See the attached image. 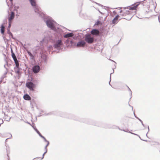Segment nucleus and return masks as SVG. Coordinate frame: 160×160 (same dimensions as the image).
Wrapping results in <instances>:
<instances>
[{
    "instance_id": "20e7f679",
    "label": "nucleus",
    "mask_w": 160,
    "mask_h": 160,
    "mask_svg": "<svg viewBox=\"0 0 160 160\" xmlns=\"http://www.w3.org/2000/svg\"><path fill=\"white\" fill-rule=\"evenodd\" d=\"M85 38V40L89 43H92L93 41V38L91 37L90 34L86 35Z\"/></svg>"
},
{
    "instance_id": "a878e982",
    "label": "nucleus",
    "mask_w": 160,
    "mask_h": 160,
    "mask_svg": "<svg viewBox=\"0 0 160 160\" xmlns=\"http://www.w3.org/2000/svg\"><path fill=\"white\" fill-rule=\"evenodd\" d=\"M43 139L44 140V141L46 142L48 141L46 139V138H43Z\"/></svg>"
},
{
    "instance_id": "f257e3e1",
    "label": "nucleus",
    "mask_w": 160,
    "mask_h": 160,
    "mask_svg": "<svg viewBox=\"0 0 160 160\" xmlns=\"http://www.w3.org/2000/svg\"><path fill=\"white\" fill-rule=\"evenodd\" d=\"M31 5L33 7L35 12L37 13L39 16H42V13L39 10L38 6L37 5L35 0H29Z\"/></svg>"
},
{
    "instance_id": "5701e85b",
    "label": "nucleus",
    "mask_w": 160,
    "mask_h": 160,
    "mask_svg": "<svg viewBox=\"0 0 160 160\" xmlns=\"http://www.w3.org/2000/svg\"><path fill=\"white\" fill-rule=\"evenodd\" d=\"M11 22H9V25H8V27H11Z\"/></svg>"
},
{
    "instance_id": "aec40b11",
    "label": "nucleus",
    "mask_w": 160,
    "mask_h": 160,
    "mask_svg": "<svg viewBox=\"0 0 160 160\" xmlns=\"http://www.w3.org/2000/svg\"><path fill=\"white\" fill-rule=\"evenodd\" d=\"M47 149H46V151L42 155V158H41L42 159L44 158V155L45 154V153H46V152H47Z\"/></svg>"
},
{
    "instance_id": "72a5a7b5",
    "label": "nucleus",
    "mask_w": 160,
    "mask_h": 160,
    "mask_svg": "<svg viewBox=\"0 0 160 160\" xmlns=\"http://www.w3.org/2000/svg\"><path fill=\"white\" fill-rule=\"evenodd\" d=\"M52 48V46H50L49 47V48Z\"/></svg>"
},
{
    "instance_id": "0eeeda50",
    "label": "nucleus",
    "mask_w": 160,
    "mask_h": 160,
    "mask_svg": "<svg viewBox=\"0 0 160 160\" xmlns=\"http://www.w3.org/2000/svg\"><path fill=\"white\" fill-rule=\"evenodd\" d=\"M92 34L95 35H98L99 34V31L96 29H93L91 31Z\"/></svg>"
},
{
    "instance_id": "e433bc0d",
    "label": "nucleus",
    "mask_w": 160,
    "mask_h": 160,
    "mask_svg": "<svg viewBox=\"0 0 160 160\" xmlns=\"http://www.w3.org/2000/svg\"><path fill=\"white\" fill-rule=\"evenodd\" d=\"M126 12H127V14H128L129 12L128 11H126Z\"/></svg>"
},
{
    "instance_id": "473e14b6",
    "label": "nucleus",
    "mask_w": 160,
    "mask_h": 160,
    "mask_svg": "<svg viewBox=\"0 0 160 160\" xmlns=\"http://www.w3.org/2000/svg\"><path fill=\"white\" fill-rule=\"evenodd\" d=\"M50 37L49 36V38H47V40H48V39H50Z\"/></svg>"
},
{
    "instance_id": "f704fd0d",
    "label": "nucleus",
    "mask_w": 160,
    "mask_h": 160,
    "mask_svg": "<svg viewBox=\"0 0 160 160\" xmlns=\"http://www.w3.org/2000/svg\"><path fill=\"white\" fill-rule=\"evenodd\" d=\"M39 135L40 137L42 135L41 134H40Z\"/></svg>"
},
{
    "instance_id": "dca6fc26",
    "label": "nucleus",
    "mask_w": 160,
    "mask_h": 160,
    "mask_svg": "<svg viewBox=\"0 0 160 160\" xmlns=\"http://www.w3.org/2000/svg\"><path fill=\"white\" fill-rule=\"evenodd\" d=\"M4 27L3 26H2L1 28V32L2 33H3L4 31Z\"/></svg>"
},
{
    "instance_id": "39448f33",
    "label": "nucleus",
    "mask_w": 160,
    "mask_h": 160,
    "mask_svg": "<svg viewBox=\"0 0 160 160\" xmlns=\"http://www.w3.org/2000/svg\"><path fill=\"white\" fill-rule=\"evenodd\" d=\"M63 43L61 40L57 41L54 44L55 48H60L62 45Z\"/></svg>"
},
{
    "instance_id": "c85d7f7f",
    "label": "nucleus",
    "mask_w": 160,
    "mask_h": 160,
    "mask_svg": "<svg viewBox=\"0 0 160 160\" xmlns=\"http://www.w3.org/2000/svg\"><path fill=\"white\" fill-rule=\"evenodd\" d=\"M37 133L38 134V135H39L40 134H41L40 132H39V131H38V132Z\"/></svg>"
},
{
    "instance_id": "4be33fe9",
    "label": "nucleus",
    "mask_w": 160,
    "mask_h": 160,
    "mask_svg": "<svg viewBox=\"0 0 160 160\" xmlns=\"http://www.w3.org/2000/svg\"><path fill=\"white\" fill-rule=\"evenodd\" d=\"M100 23V22L99 21H98L96 23L95 25H98Z\"/></svg>"
},
{
    "instance_id": "1a4fd4ad",
    "label": "nucleus",
    "mask_w": 160,
    "mask_h": 160,
    "mask_svg": "<svg viewBox=\"0 0 160 160\" xmlns=\"http://www.w3.org/2000/svg\"><path fill=\"white\" fill-rule=\"evenodd\" d=\"M85 44V42L83 41H82L80 42H78L77 44V46L78 47H83Z\"/></svg>"
},
{
    "instance_id": "9d476101",
    "label": "nucleus",
    "mask_w": 160,
    "mask_h": 160,
    "mask_svg": "<svg viewBox=\"0 0 160 160\" xmlns=\"http://www.w3.org/2000/svg\"><path fill=\"white\" fill-rule=\"evenodd\" d=\"M119 17V16L118 15H117L115 17L112 21V24L115 25L118 22V19Z\"/></svg>"
},
{
    "instance_id": "7c9ffc66",
    "label": "nucleus",
    "mask_w": 160,
    "mask_h": 160,
    "mask_svg": "<svg viewBox=\"0 0 160 160\" xmlns=\"http://www.w3.org/2000/svg\"><path fill=\"white\" fill-rule=\"evenodd\" d=\"M98 11H99V12L101 14H103V13H102V12H101L99 10Z\"/></svg>"
},
{
    "instance_id": "4468645a",
    "label": "nucleus",
    "mask_w": 160,
    "mask_h": 160,
    "mask_svg": "<svg viewBox=\"0 0 160 160\" xmlns=\"http://www.w3.org/2000/svg\"><path fill=\"white\" fill-rule=\"evenodd\" d=\"M138 6V5L135 6H133V7H131L130 8H129V10H135V9H136V8Z\"/></svg>"
},
{
    "instance_id": "423d86ee",
    "label": "nucleus",
    "mask_w": 160,
    "mask_h": 160,
    "mask_svg": "<svg viewBox=\"0 0 160 160\" xmlns=\"http://www.w3.org/2000/svg\"><path fill=\"white\" fill-rule=\"evenodd\" d=\"M40 70V67L38 65L34 66L32 68V70L33 72L35 73L38 72Z\"/></svg>"
},
{
    "instance_id": "7ed1b4c3",
    "label": "nucleus",
    "mask_w": 160,
    "mask_h": 160,
    "mask_svg": "<svg viewBox=\"0 0 160 160\" xmlns=\"http://www.w3.org/2000/svg\"><path fill=\"white\" fill-rule=\"evenodd\" d=\"M26 86L29 89L30 91L34 90V88L35 87V84L31 82H27L26 84Z\"/></svg>"
},
{
    "instance_id": "ea45409f",
    "label": "nucleus",
    "mask_w": 160,
    "mask_h": 160,
    "mask_svg": "<svg viewBox=\"0 0 160 160\" xmlns=\"http://www.w3.org/2000/svg\"><path fill=\"white\" fill-rule=\"evenodd\" d=\"M129 89L130 90V91L131 92V90H130V89L129 88Z\"/></svg>"
},
{
    "instance_id": "2eb2a0df",
    "label": "nucleus",
    "mask_w": 160,
    "mask_h": 160,
    "mask_svg": "<svg viewBox=\"0 0 160 160\" xmlns=\"http://www.w3.org/2000/svg\"><path fill=\"white\" fill-rule=\"evenodd\" d=\"M134 114L135 116V117L137 118L138 120H139L141 122V123H142V125L143 126H144V124H143V122H142V121L140 119H139L135 115V113L134 112Z\"/></svg>"
},
{
    "instance_id": "37998d69",
    "label": "nucleus",
    "mask_w": 160,
    "mask_h": 160,
    "mask_svg": "<svg viewBox=\"0 0 160 160\" xmlns=\"http://www.w3.org/2000/svg\"><path fill=\"white\" fill-rule=\"evenodd\" d=\"M111 74H110V75ZM110 78H111V75L110 76Z\"/></svg>"
},
{
    "instance_id": "2f4dec72",
    "label": "nucleus",
    "mask_w": 160,
    "mask_h": 160,
    "mask_svg": "<svg viewBox=\"0 0 160 160\" xmlns=\"http://www.w3.org/2000/svg\"><path fill=\"white\" fill-rule=\"evenodd\" d=\"M111 60L112 62H113L115 63H116V62L115 61H113V60Z\"/></svg>"
},
{
    "instance_id": "ddd939ff",
    "label": "nucleus",
    "mask_w": 160,
    "mask_h": 160,
    "mask_svg": "<svg viewBox=\"0 0 160 160\" xmlns=\"http://www.w3.org/2000/svg\"><path fill=\"white\" fill-rule=\"evenodd\" d=\"M14 61L15 63L16 67L17 68H18L19 66V63L18 62V61L17 59V60H15Z\"/></svg>"
},
{
    "instance_id": "b1692460",
    "label": "nucleus",
    "mask_w": 160,
    "mask_h": 160,
    "mask_svg": "<svg viewBox=\"0 0 160 160\" xmlns=\"http://www.w3.org/2000/svg\"><path fill=\"white\" fill-rule=\"evenodd\" d=\"M13 60H14V61L15 60H16L17 59V58L16 57H15L13 58Z\"/></svg>"
},
{
    "instance_id": "58836bf2",
    "label": "nucleus",
    "mask_w": 160,
    "mask_h": 160,
    "mask_svg": "<svg viewBox=\"0 0 160 160\" xmlns=\"http://www.w3.org/2000/svg\"><path fill=\"white\" fill-rule=\"evenodd\" d=\"M148 130H149V127L148 126Z\"/></svg>"
},
{
    "instance_id": "c756f323",
    "label": "nucleus",
    "mask_w": 160,
    "mask_h": 160,
    "mask_svg": "<svg viewBox=\"0 0 160 160\" xmlns=\"http://www.w3.org/2000/svg\"><path fill=\"white\" fill-rule=\"evenodd\" d=\"M47 147H46V146L45 147V149H46H46H47Z\"/></svg>"
},
{
    "instance_id": "cd10ccee",
    "label": "nucleus",
    "mask_w": 160,
    "mask_h": 160,
    "mask_svg": "<svg viewBox=\"0 0 160 160\" xmlns=\"http://www.w3.org/2000/svg\"><path fill=\"white\" fill-rule=\"evenodd\" d=\"M40 137H41L43 139L44 138H45L42 135Z\"/></svg>"
},
{
    "instance_id": "c9c22d12",
    "label": "nucleus",
    "mask_w": 160,
    "mask_h": 160,
    "mask_svg": "<svg viewBox=\"0 0 160 160\" xmlns=\"http://www.w3.org/2000/svg\"><path fill=\"white\" fill-rule=\"evenodd\" d=\"M122 12V10H121L120 12V13H121Z\"/></svg>"
},
{
    "instance_id": "a19ab883",
    "label": "nucleus",
    "mask_w": 160,
    "mask_h": 160,
    "mask_svg": "<svg viewBox=\"0 0 160 160\" xmlns=\"http://www.w3.org/2000/svg\"><path fill=\"white\" fill-rule=\"evenodd\" d=\"M28 124H29L31 125V124H30L28 122Z\"/></svg>"
},
{
    "instance_id": "393cba45",
    "label": "nucleus",
    "mask_w": 160,
    "mask_h": 160,
    "mask_svg": "<svg viewBox=\"0 0 160 160\" xmlns=\"http://www.w3.org/2000/svg\"><path fill=\"white\" fill-rule=\"evenodd\" d=\"M47 142V145H46V147H47L49 145V141H48V142Z\"/></svg>"
},
{
    "instance_id": "6e6552de",
    "label": "nucleus",
    "mask_w": 160,
    "mask_h": 160,
    "mask_svg": "<svg viewBox=\"0 0 160 160\" xmlns=\"http://www.w3.org/2000/svg\"><path fill=\"white\" fill-rule=\"evenodd\" d=\"M15 17V13L12 12L10 15V16L8 17V22H12V21L13 19Z\"/></svg>"
},
{
    "instance_id": "79ce46f5",
    "label": "nucleus",
    "mask_w": 160,
    "mask_h": 160,
    "mask_svg": "<svg viewBox=\"0 0 160 160\" xmlns=\"http://www.w3.org/2000/svg\"><path fill=\"white\" fill-rule=\"evenodd\" d=\"M10 1H12V0H10Z\"/></svg>"
},
{
    "instance_id": "6ab92c4d",
    "label": "nucleus",
    "mask_w": 160,
    "mask_h": 160,
    "mask_svg": "<svg viewBox=\"0 0 160 160\" xmlns=\"http://www.w3.org/2000/svg\"><path fill=\"white\" fill-rule=\"evenodd\" d=\"M27 53L31 57H32L33 55L29 51H27Z\"/></svg>"
},
{
    "instance_id": "a211bd4d",
    "label": "nucleus",
    "mask_w": 160,
    "mask_h": 160,
    "mask_svg": "<svg viewBox=\"0 0 160 160\" xmlns=\"http://www.w3.org/2000/svg\"><path fill=\"white\" fill-rule=\"evenodd\" d=\"M11 52H12V58H13L15 57L16 56H15V54L12 52V49H11Z\"/></svg>"
},
{
    "instance_id": "f8f14e48",
    "label": "nucleus",
    "mask_w": 160,
    "mask_h": 160,
    "mask_svg": "<svg viewBox=\"0 0 160 160\" xmlns=\"http://www.w3.org/2000/svg\"><path fill=\"white\" fill-rule=\"evenodd\" d=\"M24 99L27 100H29L31 98L28 94H25L23 96Z\"/></svg>"
},
{
    "instance_id": "4c0bfd02",
    "label": "nucleus",
    "mask_w": 160,
    "mask_h": 160,
    "mask_svg": "<svg viewBox=\"0 0 160 160\" xmlns=\"http://www.w3.org/2000/svg\"><path fill=\"white\" fill-rule=\"evenodd\" d=\"M45 34H46V33H44V36H45Z\"/></svg>"
},
{
    "instance_id": "f3484780",
    "label": "nucleus",
    "mask_w": 160,
    "mask_h": 160,
    "mask_svg": "<svg viewBox=\"0 0 160 160\" xmlns=\"http://www.w3.org/2000/svg\"><path fill=\"white\" fill-rule=\"evenodd\" d=\"M121 130H123V131H124V132H128L130 133H131V134H132L135 135H137V136H138L139 137V135H137V134H136L134 133H132V132H130V131L128 132V131H125V130H122L121 129Z\"/></svg>"
},
{
    "instance_id": "f03ea898",
    "label": "nucleus",
    "mask_w": 160,
    "mask_h": 160,
    "mask_svg": "<svg viewBox=\"0 0 160 160\" xmlns=\"http://www.w3.org/2000/svg\"><path fill=\"white\" fill-rule=\"evenodd\" d=\"M45 22L48 27L54 31L56 30L55 27V22L52 19H48L45 21Z\"/></svg>"
},
{
    "instance_id": "9b49d317",
    "label": "nucleus",
    "mask_w": 160,
    "mask_h": 160,
    "mask_svg": "<svg viewBox=\"0 0 160 160\" xmlns=\"http://www.w3.org/2000/svg\"><path fill=\"white\" fill-rule=\"evenodd\" d=\"M74 35L72 33H67L64 36V37L65 38H67L69 37H71Z\"/></svg>"
},
{
    "instance_id": "bb28decb",
    "label": "nucleus",
    "mask_w": 160,
    "mask_h": 160,
    "mask_svg": "<svg viewBox=\"0 0 160 160\" xmlns=\"http://www.w3.org/2000/svg\"><path fill=\"white\" fill-rule=\"evenodd\" d=\"M10 119V118H9L7 120L8 121H9Z\"/></svg>"
},
{
    "instance_id": "412c9836",
    "label": "nucleus",
    "mask_w": 160,
    "mask_h": 160,
    "mask_svg": "<svg viewBox=\"0 0 160 160\" xmlns=\"http://www.w3.org/2000/svg\"><path fill=\"white\" fill-rule=\"evenodd\" d=\"M33 128V129L35 130L37 132H38V131H39L35 128L33 126H32Z\"/></svg>"
}]
</instances>
